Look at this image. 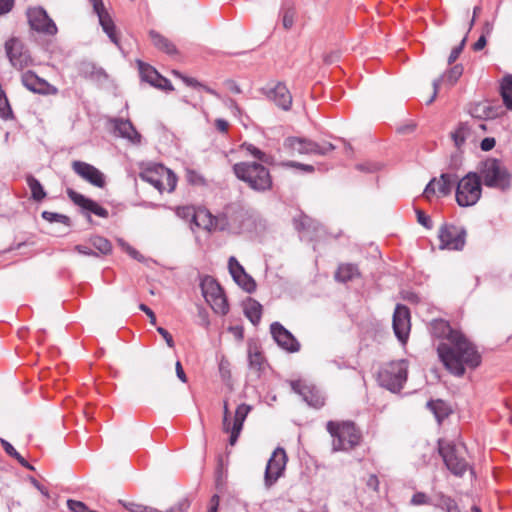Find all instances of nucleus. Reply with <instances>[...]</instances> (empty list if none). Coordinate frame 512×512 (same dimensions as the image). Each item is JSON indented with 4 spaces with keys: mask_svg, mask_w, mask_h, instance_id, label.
<instances>
[{
    "mask_svg": "<svg viewBox=\"0 0 512 512\" xmlns=\"http://www.w3.org/2000/svg\"><path fill=\"white\" fill-rule=\"evenodd\" d=\"M431 334L445 340L437 347L444 366L454 375L462 376L465 367L475 368L480 364V355L468 339L458 330L451 328L443 319H434L430 323Z\"/></svg>",
    "mask_w": 512,
    "mask_h": 512,
    "instance_id": "nucleus-1",
    "label": "nucleus"
},
{
    "mask_svg": "<svg viewBox=\"0 0 512 512\" xmlns=\"http://www.w3.org/2000/svg\"><path fill=\"white\" fill-rule=\"evenodd\" d=\"M264 165L256 161H243L234 164L233 172L252 190L266 192L272 188L273 181L269 170Z\"/></svg>",
    "mask_w": 512,
    "mask_h": 512,
    "instance_id": "nucleus-2",
    "label": "nucleus"
},
{
    "mask_svg": "<svg viewBox=\"0 0 512 512\" xmlns=\"http://www.w3.org/2000/svg\"><path fill=\"white\" fill-rule=\"evenodd\" d=\"M478 175L486 187L507 191L512 186V175L506 166L496 158H487L479 163Z\"/></svg>",
    "mask_w": 512,
    "mask_h": 512,
    "instance_id": "nucleus-3",
    "label": "nucleus"
},
{
    "mask_svg": "<svg viewBox=\"0 0 512 512\" xmlns=\"http://www.w3.org/2000/svg\"><path fill=\"white\" fill-rule=\"evenodd\" d=\"M326 428L333 438L332 450L334 452L351 450L360 443L361 434L353 422L329 421Z\"/></svg>",
    "mask_w": 512,
    "mask_h": 512,
    "instance_id": "nucleus-4",
    "label": "nucleus"
},
{
    "mask_svg": "<svg viewBox=\"0 0 512 512\" xmlns=\"http://www.w3.org/2000/svg\"><path fill=\"white\" fill-rule=\"evenodd\" d=\"M482 193L480 177L477 172H469L456 185V201L461 207L475 205Z\"/></svg>",
    "mask_w": 512,
    "mask_h": 512,
    "instance_id": "nucleus-5",
    "label": "nucleus"
},
{
    "mask_svg": "<svg viewBox=\"0 0 512 512\" xmlns=\"http://www.w3.org/2000/svg\"><path fill=\"white\" fill-rule=\"evenodd\" d=\"M139 177L155 187L160 193L174 191L177 184L176 175L161 164L148 166L139 174Z\"/></svg>",
    "mask_w": 512,
    "mask_h": 512,
    "instance_id": "nucleus-6",
    "label": "nucleus"
},
{
    "mask_svg": "<svg viewBox=\"0 0 512 512\" xmlns=\"http://www.w3.org/2000/svg\"><path fill=\"white\" fill-rule=\"evenodd\" d=\"M407 368L405 360L391 362L379 372L380 385L392 392L400 391L407 380Z\"/></svg>",
    "mask_w": 512,
    "mask_h": 512,
    "instance_id": "nucleus-7",
    "label": "nucleus"
},
{
    "mask_svg": "<svg viewBox=\"0 0 512 512\" xmlns=\"http://www.w3.org/2000/svg\"><path fill=\"white\" fill-rule=\"evenodd\" d=\"M202 295L215 313L225 315L229 311L227 299L219 283L211 276H205L200 283Z\"/></svg>",
    "mask_w": 512,
    "mask_h": 512,
    "instance_id": "nucleus-8",
    "label": "nucleus"
},
{
    "mask_svg": "<svg viewBox=\"0 0 512 512\" xmlns=\"http://www.w3.org/2000/svg\"><path fill=\"white\" fill-rule=\"evenodd\" d=\"M466 229L454 224H443L438 231L439 249L461 251L466 243Z\"/></svg>",
    "mask_w": 512,
    "mask_h": 512,
    "instance_id": "nucleus-9",
    "label": "nucleus"
},
{
    "mask_svg": "<svg viewBox=\"0 0 512 512\" xmlns=\"http://www.w3.org/2000/svg\"><path fill=\"white\" fill-rule=\"evenodd\" d=\"M439 453L448 468L456 476H462L467 470V462L459 455L456 445L451 443H439Z\"/></svg>",
    "mask_w": 512,
    "mask_h": 512,
    "instance_id": "nucleus-10",
    "label": "nucleus"
},
{
    "mask_svg": "<svg viewBox=\"0 0 512 512\" xmlns=\"http://www.w3.org/2000/svg\"><path fill=\"white\" fill-rule=\"evenodd\" d=\"M28 23L31 29L38 33L46 35H55L57 33V26L54 21L48 16L46 10L42 7H33L27 10Z\"/></svg>",
    "mask_w": 512,
    "mask_h": 512,
    "instance_id": "nucleus-11",
    "label": "nucleus"
},
{
    "mask_svg": "<svg viewBox=\"0 0 512 512\" xmlns=\"http://www.w3.org/2000/svg\"><path fill=\"white\" fill-rule=\"evenodd\" d=\"M5 51L11 65L18 70L29 66L32 61L28 50L18 38L12 37L8 39L5 42Z\"/></svg>",
    "mask_w": 512,
    "mask_h": 512,
    "instance_id": "nucleus-12",
    "label": "nucleus"
},
{
    "mask_svg": "<svg viewBox=\"0 0 512 512\" xmlns=\"http://www.w3.org/2000/svg\"><path fill=\"white\" fill-rule=\"evenodd\" d=\"M287 455L283 448H276L272 453L265 470V485L272 486L284 472Z\"/></svg>",
    "mask_w": 512,
    "mask_h": 512,
    "instance_id": "nucleus-13",
    "label": "nucleus"
},
{
    "mask_svg": "<svg viewBox=\"0 0 512 512\" xmlns=\"http://www.w3.org/2000/svg\"><path fill=\"white\" fill-rule=\"evenodd\" d=\"M71 167L75 174L89 184L98 188L105 186V175L95 166L84 161L75 160L72 162Z\"/></svg>",
    "mask_w": 512,
    "mask_h": 512,
    "instance_id": "nucleus-14",
    "label": "nucleus"
},
{
    "mask_svg": "<svg viewBox=\"0 0 512 512\" xmlns=\"http://www.w3.org/2000/svg\"><path fill=\"white\" fill-rule=\"evenodd\" d=\"M270 332L275 342L282 349L290 353H295L300 350V343L298 340L279 322H273L270 325Z\"/></svg>",
    "mask_w": 512,
    "mask_h": 512,
    "instance_id": "nucleus-15",
    "label": "nucleus"
},
{
    "mask_svg": "<svg viewBox=\"0 0 512 512\" xmlns=\"http://www.w3.org/2000/svg\"><path fill=\"white\" fill-rule=\"evenodd\" d=\"M392 325L395 336L401 343H405L411 328L410 312L406 306L400 304L396 306Z\"/></svg>",
    "mask_w": 512,
    "mask_h": 512,
    "instance_id": "nucleus-16",
    "label": "nucleus"
},
{
    "mask_svg": "<svg viewBox=\"0 0 512 512\" xmlns=\"http://www.w3.org/2000/svg\"><path fill=\"white\" fill-rule=\"evenodd\" d=\"M291 388L295 393L299 394L303 401L309 406L320 408L324 405V397L313 385L298 380L291 382Z\"/></svg>",
    "mask_w": 512,
    "mask_h": 512,
    "instance_id": "nucleus-17",
    "label": "nucleus"
},
{
    "mask_svg": "<svg viewBox=\"0 0 512 512\" xmlns=\"http://www.w3.org/2000/svg\"><path fill=\"white\" fill-rule=\"evenodd\" d=\"M295 228L299 231L302 240L313 241L323 233L322 226L306 215L294 219Z\"/></svg>",
    "mask_w": 512,
    "mask_h": 512,
    "instance_id": "nucleus-18",
    "label": "nucleus"
},
{
    "mask_svg": "<svg viewBox=\"0 0 512 512\" xmlns=\"http://www.w3.org/2000/svg\"><path fill=\"white\" fill-rule=\"evenodd\" d=\"M263 92L269 100L281 109L287 111L291 108L292 96L285 84L278 82L273 86L268 85L263 89Z\"/></svg>",
    "mask_w": 512,
    "mask_h": 512,
    "instance_id": "nucleus-19",
    "label": "nucleus"
},
{
    "mask_svg": "<svg viewBox=\"0 0 512 512\" xmlns=\"http://www.w3.org/2000/svg\"><path fill=\"white\" fill-rule=\"evenodd\" d=\"M22 84L34 93L49 95L56 94L57 89L49 84L45 79L37 76L33 71H27L22 74Z\"/></svg>",
    "mask_w": 512,
    "mask_h": 512,
    "instance_id": "nucleus-20",
    "label": "nucleus"
},
{
    "mask_svg": "<svg viewBox=\"0 0 512 512\" xmlns=\"http://www.w3.org/2000/svg\"><path fill=\"white\" fill-rule=\"evenodd\" d=\"M67 195L69 199L77 206L81 207L83 210L91 212L99 217L107 218L108 211L107 209L100 206L96 201L85 197L84 195L76 192L75 190L68 188Z\"/></svg>",
    "mask_w": 512,
    "mask_h": 512,
    "instance_id": "nucleus-21",
    "label": "nucleus"
},
{
    "mask_svg": "<svg viewBox=\"0 0 512 512\" xmlns=\"http://www.w3.org/2000/svg\"><path fill=\"white\" fill-rule=\"evenodd\" d=\"M92 2L94 11L98 16L99 23L102 26L103 31L114 44L119 45L114 22L111 19L109 13L106 11L103 2L101 0H92Z\"/></svg>",
    "mask_w": 512,
    "mask_h": 512,
    "instance_id": "nucleus-22",
    "label": "nucleus"
},
{
    "mask_svg": "<svg viewBox=\"0 0 512 512\" xmlns=\"http://www.w3.org/2000/svg\"><path fill=\"white\" fill-rule=\"evenodd\" d=\"M112 123L114 132L117 136L124 138L133 144H139L141 142V135L135 129L131 121L114 119Z\"/></svg>",
    "mask_w": 512,
    "mask_h": 512,
    "instance_id": "nucleus-23",
    "label": "nucleus"
},
{
    "mask_svg": "<svg viewBox=\"0 0 512 512\" xmlns=\"http://www.w3.org/2000/svg\"><path fill=\"white\" fill-rule=\"evenodd\" d=\"M284 147L298 154L316 155L317 142L302 137H288Z\"/></svg>",
    "mask_w": 512,
    "mask_h": 512,
    "instance_id": "nucleus-24",
    "label": "nucleus"
},
{
    "mask_svg": "<svg viewBox=\"0 0 512 512\" xmlns=\"http://www.w3.org/2000/svg\"><path fill=\"white\" fill-rule=\"evenodd\" d=\"M251 409H252L251 406L247 405L245 403L240 404L237 407V409L235 411L234 421L232 424H230V431L228 432V433H230V437H229L230 445L233 446L237 442V439L242 431L244 421H245L247 415L249 414V412L251 411Z\"/></svg>",
    "mask_w": 512,
    "mask_h": 512,
    "instance_id": "nucleus-25",
    "label": "nucleus"
},
{
    "mask_svg": "<svg viewBox=\"0 0 512 512\" xmlns=\"http://www.w3.org/2000/svg\"><path fill=\"white\" fill-rule=\"evenodd\" d=\"M462 74H463L462 65H455L447 73H445L442 77L435 79L433 81V89H434L433 95L430 97L429 100H427L426 104L429 105L434 101V99L437 96L438 89L440 87L441 82L444 81V82H447L449 85H454L456 83V81L461 77Z\"/></svg>",
    "mask_w": 512,
    "mask_h": 512,
    "instance_id": "nucleus-26",
    "label": "nucleus"
},
{
    "mask_svg": "<svg viewBox=\"0 0 512 512\" xmlns=\"http://www.w3.org/2000/svg\"><path fill=\"white\" fill-rule=\"evenodd\" d=\"M458 176L454 173H442L437 179V194L440 197L449 195L452 189L457 185Z\"/></svg>",
    "mask_w": 512,
    "mask_h": 512,
    "instance_id": "nucleus-27",
    "label": "nucleus"
},
{
    "mask_svg": "<svg viewBox=\"0 0 512 512\" xmlns=\"http://www.w3.org/2000/svg\"><path fill=\"white\" fill-rule=\"evenodd\" d=\"M151 41L153 45L158 48L159 50L169 54L173 55L177 53V49L175 45L166 37L162 36L158 32L152 30L149 33Z\"/></svg>",
    "mask_w": 512,
    "mask_h": 512,
    "instance_id": "nucleus-28",
    "label": "nucleus"
},
{
    "mask_svg": "<svg viewBox=\"0 0 512 512\" xmlns=\"http://www.w3.org/2000/svg\"><path fill=\"white\" fill-rule=\"evenodd\" d=\"M244 314L252 324L257 325L260 322L262 315L261 304L258 301L249 298L244 304Z\"/></svg>",
    "mask_w": 512,
    "mask_h": 512,
    "instance_id": "nucleus-29",
    "label": "nucleus"
},
{
    "mask_svg": "<svg viewBox=\"0 0 512 512\" xmlns=\"http://www.w3.org/2000/svg\"><path fill=\"white\" fill-rule=\"evenodd\" d=\"M359 275L360 273L356 265L341 264L335 273V279L339 282L345 283L359 277Z\"/></svg>",
    "mask_w": 512,
    "mask_h": 512,
    "instance_id": "nucleus-30",
    "label": "nucleus"
},
{
    "mask_svg": "<svg viewBox=\"0 0 512 512\" xmlns=\"http://www.w3.org/2000/svg\"><path fill=\"white\" fill-rule=\"evenodd\" d=\"M137 64L141 79L149 83L150 85L154 86L160 79V74L158 73V71L151 65L144 63L140 60L137 61Z\"/></svg>",
    "mask_w": 512,
    "mask_h": 512,
    "instance_id": "nucleus-31",
    "label": "nucleus"
},
{
    "mask_svg": "<svg viewBox=\"0 0 512 512\" xmlns=\"http://www.w3.org/2000/svg\"><path fill=\"white\" fill-rule=\"evenodd\" d=\"M469 112L472 117L479 119H489L496 116V112L494 111L493 107L487 102H479L474 104L470 108Z\"/></svg>",
    "mask_w": 512,
    "mask_h": 512,
    "instance_id": "nucleus-32",
    "label": "nucleus"
},
{
    "mask_svg": "<svg viewBox=\"0 0 512 512\" xmlns=\"http://www.w3.org/2000/svg\"><path fill=\"white\" fill-rule=\"evenodd\" d=\"M500 95L507 110L512 111V75H506L500 84Z\"/></svg>",
    "mask_w": 512,
    "mask_h": 512,
    "instance_id": "nucleus-33",
    "label": "nucleus"
},
{
    "mask_svg": "<svg viewBox=\"0 0 512 512\" xmlns=\"http://www.w3.org/2000/svg\"><path fill=\"white\" fill-rule=\"evenodd\" d=\"M433 505L446 512H461L456 501L443 493L437 494L436 502Z\"/></svg>",
    "mask_w": 512,
    "mask_h": 512,
    "instance_id": "nucleus-34",
    "label": "nucleus"
},
{
    "mask_svg": "<svg viewBox=\"0 0 512 512\" xmlns=\"http://www.w3.org/2000/svg\"><path fill=\"white\" fill-rule=\"evenodd\" d=\"M213 221L212 215L207 210L199 209L194 216V222L192 225L205 230H211L213 227Z\"/></svg>",
    "mask_w": 512,
    "mask_h": 512,
    "instance_id": "nucleus-35",
    "label": "nucleus"
},
{
    "mask_svg": "<svg viewBox=\"0 0 512 512\" xmlns=\"http://www.w3.org/2000/svg\"><path fill=\"white\" fill-rule=\"evenodd\" d=\"M471 130L467 123H460L455 131L451 133V138L455 146L460 149L466 139L470 136Z\"/></svg>",
    "mask_w": 512,
    "mask_h": 512,
    "instance_id": "nucleus-36",
    "label": "nucleus"
},
{
    "mask_svg": "<svg viewBox=\"0 0 512 512\" xmlns=\"http://www.w3.org/2000/svg\"><path fill=\"white\" fill-rule=\"evenodd\" d=\"M88 243L102 255H107L112 250L109 240L98 235L90 237Z\"/></svg>",
    "mask_w": 512,
    "mask_h": 512,
    "instance_id": "nucleus-37",
    "label": "nucleus"
},
{
    "mask_svg": "<svg viewBox=\"0 0 512 512\" xmlns=\"http://www.w3.org/2000/svg\"><path fill=\"white\" fill-rule=\"evenodd\" d=\"M242 147L256 158L259 163L266 165H272L274 163V158L271 155L266 154L254 145L244 143Z\"/></svg>",
    "mask_w": 512,
    "mask_h": 512,
    "instance_id": "nucleus-38",
    "label": "nucleus"
},
{
    "mask_svg": "<svg viewBox=\"0 0 512 512\" xmlns=\"http://www.w3.org/2000/svg\"><path fill=\"white\" fill-rule=\"evenodd\" d=\"M27 184L31 190V197L33 200L39 202L46 197V192L41 183L33 176L27 177Z\"/></svg>",
    "mask_w": 512,
    "mask_h": 512,
    "instance_id": "nucleus-39",
    "label": "nucleus"
},
{
    "mask_svg": "<svg viewBox=\"0 0 512 512\" xmlns=\"http://www.w3.org/2000/svg\"><path fill=\"white\" fill-rule=\"evenodd\" d=\"M427 408L434 414L438 422H441L448 415V409L442 400L428 401Z\"/></svg>",
    "mask_w": 512,
    "mask_h": 512,
    "instance_id": "nucleus-40",
    "label": "nucleus"
},
{
    "mask_svg": "<svg viewBox=\"0 0 512 512\" xmlns=\"http://www.w3.org/2000/svg\"><path fill=\"white\" fill-rule=\"evenodd\" d=\"M249 368L257 377L260 376L261 371L265 368L264 358L260 352H249Z\"/></svg>",
    "mask_w": 512,
    "mask_h": 512,
    "instance_id": "nucleus-41",
    "label": "nucleus"
},
{
    "mask_svg": "<svg viewBox=\"0 0 512 512\" xmlns=\"http://www.w3.org/2000/svg\"><path fill=\"white\" fill-rule=\"evenodd\" d=\"M236 284L240 286L244 291L247 293H252L256 290V282L255 280L248 275L246 272L239 275L237 278L234 279Z\"/></svg>",
    "mask_w": 512,
    "mask_h": 512,
    "instance_id": "nucleus-42",
    "label": "nucleus"
},
{
    "mask_svg": "<svg viewBox=\"0 0 512 512\" xmlns=\"http://www.w3.org/2000/svg\"><path fill=\"white\" fill-rule=\"evenodd\" d=\"M42 218L50 223H61L67 227L71 225L70 218L64 214L56 213V212H50V211H43L41 214Z\"/></svg>",
    "mask_w": 512,
    "mask_h": 512,
    "instance_id": "nucleus-43",
    "label": "nucleus"
},
{
    "mask_svg": "<svg viewBox=\"0 0 512 512\" xmlns=\"http://www.w3.org/2000/svg\"><path fill=\"white\" fill-rule=\"evenodd\" d=\"M283 28L288 30L294 25L296 11L293 7H283L281 10Z\"/></svg>",
    "mask_w": 512,
    "mask_h": 512,
    "instance_id": "nucleus-44",
    "label": "nucleus"
},
{
    "mask_svg": "<svg viewBox=\"0 0 512 512\" xmlns=\"http://www.w3.org/2000/svg\"><path fill=\"white\" fill-rule=\"evenodd\" d=\"M228 269L233 280L237 278L239 275L246 272L244 267L237 261V259L234 256H231L228 260Z\"/></svg>",
    "mask_w": 512,
    "mask_h": 512,
    "instance_id": "nucleus-45",
    "label": "nucleus"
},
{
    "mask_svg": "<svg viewBox=\"0 0 512 512\" xmlns=\"http://www.w3.org/2000/svg\"><path fill=\"white\" fill-rule=\"evenodd\" d=\"M196 212L197 210L191 206H183L176 209L177 216L184 220L190 221L191 224L194 222V216L196 215Z\"/></svg>",
    "mask_w": 512,
    "mask_h": 512,
    "instance_id": "nucleus-46",
    "label": "nucleus"
},
{
    "mask_svg": "<svg viewBox=\"0 0 512 512\" xmlns=\"http://www.w3.org/2000/svg\"><path fill=\"white\" fill-rule=\"evenodd\" d=\"M410 503L411 505L419 506L431 504V501L430 498L425 493L417 492L412 496Z\"/></svg>",
    "mask_w": 512,
    "mask_h": 512,
    "instance_id": "nucleus-47",
    "label": "nucleus"
},
{
    "mask_svg": "<svg viewBox=\"0 0 512 512\" xmlns=\"http://www.w3.org/2000/svg\"><path fill=\"white\" fill-rule=\"evenodd\" d=\"M67 507L72 512H89L88 507L85 503L73 499L67 500Z\"/></svg>",
    "mask_w": 512,
    "mask_h": 512,
    "instance_id": "nucleus-48",
    "label": "nucleus"
},
{
    "mask_svg": "<svg viewBox=\"0 0 512 512\" xmlns=\"http://www.w3.org/2000/svg\"><path fill=\"white\" fill-rule=\"evenodd\" d=\"M466 40H467V35L464 36V38L462 39V41L460 42V44L458 46H456L452 49V51L449 55V58H448L449 64H452L459 57L460 53L462 52V50L465 46Z\"/></svg>",
    "mask_w": 512,
    "mask_h": 512,
    "instance_id": "nucleus-49",
    "label": "nucleus"
},
{
    "mask_svg": "<svg viewBox=\"0 0 512 512\" xmlns=\"http://www.w3.org/2000/svg\"><path fill=\"white\" fill-rule=\"evenodd\" d=\"M335 145L330 142L317 143L316 155L325 156L335 150Z\"/></svg>",
    "mask_w": 512,
    "mask_h": 512,
    "instance_id": "nucleus-50",
    "label": "nucleus"
},
{
    "mask_svg": "<svg viewBox=\"0 0 512 512\" xmlns=\"http://www.w3.org/2000/svg\"><path fill=\"white\" fill-rule=\"evenodd\" d=\"M283 166L298 168L307 173L314 172V166L308 165V164H302V163H299L296 161H288L286 163H283Z\"/></svg>",
    "mask_w": 512,
    "mask_h": 512,
    "instance_id": "nucleus-51",
    "label": "nucleus"
},
{
    "mask_svg": "<svg viewBox=\"0 0 512 512\" xmlns=\"http://www.w3.org/2000/svg\"><path fill=\"white\" fill-rule=\"evenodd\" d=\"M416 214H417V221L419 222V224H421L422 226H424L427 229L432 228V226H433L432 221L428 215H426L421 210H416Z\"/></svg>",
    "mask_w": 512,
    "mask_h": 512,
    "instance_id": "nucleus-52",
    "label": "nucleus"
},
{
    "mask_svg": "<svg viewBox=\"0 0 512 512\" xmlns=\"http://www.w3.org/2000/svg\"><path fill=\"white\" fill-rule=\"evenodd\" d=\"M437 178H432L429 183L426 185L423 195L425 198L430 199V197L437 193L436 186Z\"/></svg>",
    "mask_w": 512,
    "mask_h": 512,
    "instance_id": "nucleus-53",
    "label": "nucleus"
},
{
    "mask_svg": "<svg viewBox=\"0 0 512 512\" xmlns=\"http://www.w3.org/2000/svg\"><path fill=\"white\" fill-rule=\"evenodd\" d=\"M1 445L4 449V451L12 458L16 459L20 456V454L17 452V450L10 444L7 440L1 439L0 440Z\"/></svg>",
    "mask_w": 512,
    "mask_h": 512,
    "instance_id": "nucleus-54",
    "label": "nucleus"
},
{
    "mask_svg": "<svg viewBox=\"0 0 512 512\" xmlns=\"http://www.w3.org/2000/svg\"><path fill=\"white\" fill-rule=\"evenodd\" d=\"M121 246L125 249V251L134 259L138 261H142L143 256L133 247L125 243L124 241L120 240Z\"/></svg>",
    "mask_w": 512,
    "mask_h": 512,
    "instance_id": "nucleus-55",
    "label": "nucleus"
},
{
    "mask_svg": "<svg viewBox=\"0 0 512 512\" xmlns=\"http://www.w3.org/2000/svg\"><path fill=\"white\" fill-rule=\"evenodd\" d=\"M154 87L159 88L161 90H165V91L173 90V86H172L171 82L167 78L163 77L162 75H160V79L157 81V83L154 85Z\"/></svg>",
    "mask_w": 512,
    "mask_h": 512,
    "instance_id": "nucleus-56",
    "label": "nucleus"
},
{
    "mask_svg": "<svg viewBox=\"0 0 512 512\" xmlns=\"http://www.w3.org/2000/svg\"><path fill=\"white\" fill-rule=\"evenodd\" d=\"M75 250L79 254H82V255H85V256H99V254L97 252L92 250L91 247L87 246V245H82V244L76 245L75 246Z\"/></svg>",
    "mask_w": 512,
    "mask_h": 512,
    "instance_id": "nucleus-57",
    "label": "nucleus"
},
{
    "mask_svg": "<svg viewBox=\"0 0 512 512\" xmlns=\"http://www.w3.org/2000/svg\"><path fill=\"white\" fill-rule=\"evenodd\" d=\"M356 169L361 172L371 173L377 171L379 166L373 163H361L356 165Z\"/></svg>",
    "mask_w": 512,
    "mask_h": 512,
    "instance_id": "nucleus-58",
    "label": "nucleus"
},
{
    "mask_svg": "<svg viewBox=\"0 0 512 512\" xmlns=\"http://www.w3.org/2000/svg\"><path fill=\"white\" fill-rule=\"evenodd\" d=\"M219 372L223 380H228L231 376L229 370V363L227 361L222 360L219 363Z\"/></svg>",
    "mask_w": 512,
    "mask_h": 512,
    "instance_id": "nucleus-59",
    "label": "nucleus"
},
{
    "mask_svg": "<svg viewBox=\"0 0 512 512\" xmlns=\"http://www.w3.org/2000/svg\"><path fill=\"white\" fill-rule=\"evenodd\" d=\"M14 6V0H0V16L9 13Z\"/></svg>",
    "mask_w": 512,
    "mask_h": 512,
    "instance_id": "nucleus-60",
    "label": "nucleus"
},
{
    "mask_svg": "<svg viewBox=\"0 0 512 512\" xmlns=\"http://www.w3.org/2000/svg\"><path fill=\"white\" fill-rule=\"evenodd\" d=\"M223 412H224V415H223V431L228 433L230 431V419H229V410H228V405H227V402H224V407H223Z\"/></svg>",
    "mask_w": 512,
    "mask_h": 512,
    "instance_id": "nucleus-61",
    "label": "nucleus"
},
{
    "mask_svg": "<svg viewBox=\"0 0 512 512\" xmlns=\"http://www.w3.org/2000/svg\"><path fill=\"white\" fill-rule=\"evenodd\" d=\"M157 331L164 338V340L167 343V345L170 348H173L175 344H174V340H173L171 334L166 329H164L163 327H158Z\"/></svg>",
    "mask_w": 512,
    "mask_h": 512,
    "instance_id": "nucleus-62",
    "label": "nucleus"
},
{
    "mask_svg": "<svg viewBox=\"0 0 512 512\" xmlns=\"http://www.w3.org/2000/svg\"><path fill=\"white\" fill-rule=\"evenodd\" d=\"M496 141L493 137H486L481 141L480 147L483 151H490L495 147Z\"/></svg>",
    "mask_w": 512,
    "mask_h": 512,
    "instance_id": "nucleus-63",
    "label": "nucleus"
},
{
    "mask_svg": "<svg viewBox=\"0 0 512 512\" xmlns=\"http://www.w3.org/2000/svg\"><path fill=\"white\" fill-rule=\"evenodd\" d=\"M487 40L485 34H482L479 39L473 44L472 49L476 52L481 51L486 46Z\"/></svg>",
    "mask_w": 512,
    "mask_h": 512,
    "instance_id": "nucleus-64",
    "label": "nucleus"
}]
</instances>
